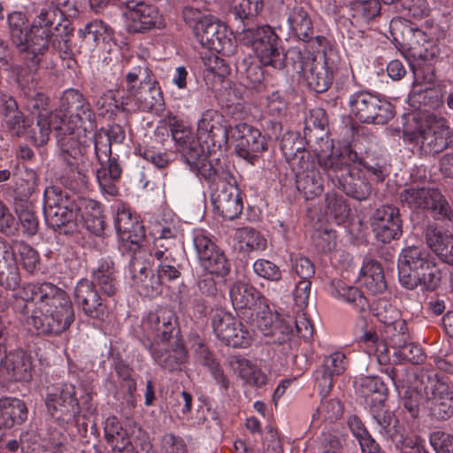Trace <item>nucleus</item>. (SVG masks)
I'll return each instance as SVG.
<instances>
[{"label":"nucleus","mask_w":453,"mask_h":453,"mask_svg":"<svg viewBox=\"0 0 453 453\" xmlns=\"http://www.w3.org/2000/svg\"><path fill=\"white\" fill-rule=\"evenodd\" d=\"M56 12L53 9H42L34 19L30 27L27 26V19L21 12H14L8 17L11 36L20 50L32 55L31 61L36 65L39 56L42 55L51 43L53 48L65 56L72 51L71 31L67 22L54 25Z\"/></svg>","instance_id":"obj_1"},{"label":"nucleus","mask_w":453,"mask_h":453,"mask_svg":"<svg viewBox=\"0 0 453 453\" xmlns=\"http://www.w3.org/2000/svg\"><path fill=\"white\" fill-rule=\"evenodd\" d=\"M16 296L25 302H33L35 310L28 323L37 334H59L73 321V311L67 295L50 283L26 284Z\"/></svg>","instance_id":"obj_2"},{"label":"nucleus","mask_w":453,"mask_h":453,"mask_svg":"<svg viewBox=\"0 0 453 453\" xmlns=\"http://www.w3.org/2000/svg\"><path fill=\"white\" fill-rule=\"evenodd\" d=\"M44 215L47 223L53 228L73 223L75 226L85 225L96 235H100L105 226L101 204L92 199H80L78 203L68 195L56 187H49L44 191Z\"/></svg>","instance_id":"obj_3"},{"label":"nucleus","mask_w":453,"mask_h":453,"mask_svg":"<svg viewBox=\"0 0 453 453\" xmlns=\"http://www.w3.org/2000/svg\"><path fill=\"white\" fill-rule=\"evenodd\" d=\"M318 161L333 184L342 189L347 196L357 200L366 199L371 193V185L363 176L362 162L357 153L348 147L338 155H318Z\"/></svg>","instance_id":"obj_4"},{"label":"nucleus","mask_w":453,"mask_h":453,"mask_svg":"<svg viewBox=\"0 0 453 453\" xmlns=\"http://www.w3.org/2000/svg\"><path fill=\"white\" fill-rule=\"evenodd\" d=\"M403 133L405 142L424 153H439L453 142L448 121L428 112L408 115Z\"/></svg>","instance_id":"obj_5"},{"label":"nucleus","mask_w":453,"mask_h":453,"mask_svg":"<svg viewBox=\"0 0 453 453\" xmlns=\"http://www.w3.org/2000/svg\"><path fill=\"white\" fill-rule=\"evenodd\" d=\"M399 281L407 289L422 286L428 290L436 289L446 275L433 255L422 246L404 248L398 258Z\"/></svg>","instance_id":"obj_6"},{"label":"nucleus","mask_w":453,"mask_h":453,"mask_svg":"<svg viewBox=\"0 0 453 453\" xmlns=\"http://www.w3.org/2000/svg\"><path fill=\"white\" fill-rule=\"evenodd\" d=\"M185 23L193 32L202 46L226 55L235 51V41L227 26L207 13V8L198 4L187 5L182 10Z\"/></svg>","instance_id":"obj_7"},{"label":"nucleus","mask_w":453,"mask_h":453,"mask_svg":"<svg viewBox=\"0 0 453 453\" xmlns=\"http://www.w3.org/2000/svg\"><path fill=\"white\" fill-rule=\"evenodd\" d=\"M239 40L251 49L262 65L275 69L285 66L286 53L280 36L272 27L263 25L244 29L239 35Z\"/></svg>","instance_id":"obj_8"},{"label":"nucleus","mask_w":453,"mask_h":453,"mask_svg":"<svg viewBox=\"0 0 453 453\" xmlns=\"http://www.w3.org/2000/svg\"><path fill=\"white\" fill-rule=\"evenodd\" d=\"M408 340L407 326L403 320H397L385 326L383 332L366 329L357 337L360 347L369 356H373L380 365L389 362V345L393 349L402 350Z\"/></svg>","instance_id":"obj_9"},{"label":"nucleus","mask_w":453,"mask_h":453,"mask_svg":"<svg viewBox=\"0 0 453 453\" xmlns=\"http://www.w3.org/2000/svg\"><path fill=\"white\" fill-rule=\"evenodd\" d=\"M229 296L234 310L249 309L256 312L257 326L263 334L272 333L269 326L273 319L279 318L273 314L267 300L255 287L244 280H237L229 288Z\"/></svg>","instance_id":"obj_10"},{"label":"nucleus","mask_w":453,"mask_h":453,"mask_svg":"<svg viewBox=\"0 0 453 453\" xmlns=\"http://www.w3.org/2000/svg\"><path fill=\"white\" fill-rule=\"evenodd\" d=\"M171 132L173 140L178 145V150L185 157L190 169L206 180L215 181L216 171L207 154L203 152L201 145L192 136L189 127L177 118L170 120Z\"/></svg>","instance_id":"obj_11"},{"label":"nucleus","mask_w":453,"mask_h":453,"mask_svg":"<svg viewBox=\"0 0 453 453\" xmlns=\"http://www.w3.org/2000/svg\"><path fill=\"white\" fill-rule=\"evenodd\" d=\"M349 106L350 114L364 123L382 125L395 115L394 106L388 101L365 91L351 95Z\"/></svg>","instance_id":"obj_12"},{"label":"nucleus","mask_w":453,"mask_h":453,"mask_svg":"<svg viewBox=\"0 0 453 453\" xmlns=\"http://www.w3.org/2000/svg\"><path fill=\"white\" fill-rule=\"evenodd\" d=\"M95 152L100 164L96 178L103 192L115 196L118 192L115 181L121 175V168L116 159L111 157V136L99 132L95 136Z\"/></svg>","instance_id":"obj_13"},{"label":"nucleus","mask_w":453,"mask_h":453,"mask_svg":"<svg viewBox=\"0 0 453 453\" xmlns=\"http://www.w3.org/2000/svg\"><path fill=\"white\" fill-rule=\"evenodd\" d=\"M140 253L141 251L134 255L130 264L129 271L132 274L133 287L140 295L153 297L160 292V280H175L180 276V272L174 265L162 262L158 265L157 279L149 278V264L140 261Z\"/></svg>","instance_id":"obj_14"},{"label":"nucleus","mask_w":453,"mask_h":453,"mask_svg":"<svg viewBox=\"0 0 453 453\" xmlns=\"http://www.w3.org/2000/svg\"><path fill=\"white\" fill-rule=\"evenodd\" d=\"M238 157L249 163L255 161L268 149V139L259 129L247 124L238 123L229 130Z\"/></svg>","instance_id":"obj_15"},{"label":"nucleus","mask_w":453,"mask_h":453,"mask_svg":"<svg viewBox=\"0 0 453 453\" xmlns=\"http://www.w3.org/2000/svg\"><path fill=\"white\" fill-rule=\"evenodd\" d=\"M217 338L234 348H247L252 342V334L246 326L232 313L218 310L211 319Z\"/></svg>","instance_id":"obj_16"},{"label":"nucleus","mask_w":453,"mask_h":453,"mask_svg":"<svg viewBox=\"0 0 453 453\" xmlns=\"http://www.w3.org/2000/svg\"><path fill=\"white\" fill-rule=\"evenodd\" d=\"M214 211L226 219L238 218L243 210V195L233 177L219 180L211 192Z\"/></svg>","instance_id":"obj_17"},{"label":"nucleus","mask_w":453,"mask_h":453,"mask_svg":"<svg viewBox=\"0 0 453 453\" xmlns=\"http://www.w3.org/2000/svg\"><path fill=\"white\" fill-rule=\"evenodd\" d=\"M126 5L125 23L129 32L144 33L165 27L164 16L155 5L136 0L127 1Z\"/></svg>","instance_id":"obj_18"},{"label":"nucleus","mask_w":453,"mask_h":453,"mask_svg":"<svg viewBox=\"0 0 453 453\" xmlns=\"http://www.w3.org/2000/svg\"><path fill=\"white\" fill-rule=\"evenodd\" d=\"M402 201L412 209L431 210L441 218L451 219L453 216L448 202L437 189L409 188L401 196Z\"/></svg>","instance_id":"obj_19"},{"label":"nucleus","mask_w":453,"mask_h":453,"mask_svg":"<svg viewBox=\"0 0 453 453\" xmlns=\"http://www.w3.org/2000/svg\"><path fill=\"white\" fill-rule=\"evenodd\" d=\"M47 105L48 98L42 94L36 95L27 104V108L31 113L37 115L38 118L39 134L32 136L33 142L38 146L48 142L51 129H62L61 121H58L60 117L57 113H50Z\"/></svg>","instance_id":"obj_20"},{"label":"nucleus","mask_w":453,"mask_h":453,"mask_svg":"<svg viewBox=\"0 0 453 453\" xmlns=\"http://www.w3.org/2000/svg\"><path fill=\"white\" fill-rule=\"evenodd\" d=\"M372 227L376 238L384 243L398 239L402 235L398 210L389 205L377 209L372 219Z\"/></svg>","instance_id":"obj_21"},{"label":"nucleus","mask_w":453,"mask_h":453,"mask_svg":"<svg viewBox=\"0 0 453 453\" xmlns=\"http://www.w3.org/2000/svg\"><path fill=\"white\" fill-rule=\"evenodd\" d=\"M337 66L327 58L324 61L307 60L302 68V73L308 86L317 93L326 91L334 80Z\"/></svg>","instance_id":"obj_22"},{"label":"nucleus","mask_w":453,"mask_h":453,"mask_svg":"<svg viewBox=\"0 0 453 453\" xmlns=\"http://www.w3.org/2000/svg\"><path fill=\"white\" fill-rule=\"evenodd\" d=\"M223 121V115L215 110L205 111L198 119L196 140L207 159L217 146L216 137L222 131Z\"/></svg>","instance_id":"obj_23"},{"label":"nucleus","mask_w":453,"mask_h":453,"mask_svg":"<svg viewBox=\"0 0 453 453\" xmlns=\"http://www.w3.org/2000/svg\"><path fill=\"white\" fill-rule=\"evenodd\" d=\"M273 314L277 315L279 319H273V323L269 326L272 333L267 335L275 336V342L280 343L285 342L295 330L303 338L309 339L312 336L313 327L306 318L296 320L288 313L278 311Z\"/></svg>","instance_id":"obj_24"},{"label":"nucleus","mask_w":453,"mask_h":453,"mask_svg":"<svg viewBox=\"0 0 453 453\" xmlns=\"http://www.w3.org/2000/svg\"><path fill=\"white\" fill-rule=\"evenodd\" d=\"M355 385L373 416L379 418L388 395L385 383L377 376H366L357 379Z\"/></svg>","instance_id":"obj_25"},{"label":"nucleus","mask_w":453,"mask_h":453,"mask_svg":"<svg viewBox=\"0 0 453 453\" xmlns=\"http://www.w3.org/2000/svg\"><path fill=\"white\" fill-rule=\"evenodd\" d=\"M0 377L6 381H30L32 379L31 357L23 350L10 352L1 362Z\"/></svg>","instance_id":"obj_26"},{"label":"nucleus","mask_w":453,"mask_h":453,"mask_svg":"<svg viewBox=\"0 0 453 453\" xmlns=\"http://www.w3.org/2000/svg\"><path fill=\"white\" fill-rule=\"evenodd\" d=\"M62 103L68 108H74L76 115L72 116L73 126L68 130L73 132L76 128L87 131L94 127V114L89 104L84 100L82 95L75 89H67L62 96Z\"/></svg>","instance_id":"obj_27"},{"label":"nucleus","mask_w":453,"mask_h":453,"mask_svg":"<svg viewBox=\"0 0 453 453\" xmlns=\"http://www.w3.org/2000/svg\"><path fill=\"white\" fill-rule=\"evenodd\" d=\"M27 418L26 403L18 398H0V442L15 425L23 423Z\"/></svg>","instance_id":"obj_28"},{"label":"nucleus","mask_w":453,"mask_h":453,"mask_svg":"<svg viewBox=\"0 0 453 453\" xmlns=\"http://www.w3.org/2000/svg\"><path fill=\"white\" fill-rule=\"evenodd\" d=\"M115 226L120 239L133 245H137L144 237L143 226L138 217L124 204L118 207Z\"/></svg>","instance_id":"obj_29"},{"label":"nucleus","mask_w":453,"mask_h":453,"mask_svg":"<svg viewBox=\"0 0 453 453\" xmlns=\"http://www.w3.org/2000/svg\"><path fill=\"white\" fill-rule=\"evenodd\" d=\"M430 389L434 415L440 418H447L453 414V387L448 379H436L430 382Z\"/></svg>","instance_id":"obj_30"},{"label":"nucleus","mask_w":453,"mask_h":453,"mask_svg":"<svg viewBox=\"0 0 453 453\" xmlns=\"http://www.w3.org/2000/svg\"><path fill=\"white\" fill-rule=\"evenodd\" d=\"M300 161L302 164L298 168H296L293 163L298 188L303 190L307 199L320 195L323 191L322 175L314 167L309 168L308 158L305 160L304 153L300 157Z\"/></svg>","instance_id":"obj_31"},{"label":"nucleus","mask_w":453,"mask_h":453,"mask_svg":"<svg viewBox=\"0 0 453 453\" xmlns=\"http://www.w3.org/2000/svg\"><path fill=\"white\" fill-rule=\"evenodd\" d=\"M76 301L82 305L84 312L94 319H103L104 307L93 284L88 280H81L75 288Z\"/></svg>","instance_id":"obj_32"},{"label":"nucleus","mask_w":453,"mask_h":453,"mask_svg":"<svg viewBox=\"0 0 453 453\" xmlns=\"http://www.w3.org/2000/svg\"><path fill=\"white\" fill-rule=\"evenodd\" d=\"M426 240L428 247L444 263L453 265V234L444 229L429 227Z\"/></svg>","instance_id":"obj_33"},{"label":"nucleus","mask_w":453,"mask_h":453,"mask_svg":"<svg viewBox=\"0 0 453 453\" xmlns=\"http://www.w3.org/2000/svg\"><path fill=\"white\" fill-rule=\"evenodd\" d=\"M358 282L372 295L382 293L387 287L382 267L374 260L364 262L359 272Z\"/></svg>","instance_id":"obj_34"},{"label":"nucleus","mask_w":453,"mask_h":453,"mask_svg":"<svg viewBox=\"0 0 453 453\" xmlns=\"http://www.w3.org/2000/svg\"><path fill=\"white\" fill-rule=\"evenodd\" d=\"M135 423L127 421L123 426L116 417L106 419L104 432L114 450L122 451L130 444V434L134 433Z\"/></svg>","instance_id":"obj_35"},{"label":"nucleus","mask_w":453,"mask_h":453,"mask_svg":"<svg viewBox=\"0 0 453 453\" xmlns=\"http://www.w3.org/2000/svg\"><path fill=\"white\" fill-rule=\"evenodd\" d=\"M328 291L334 297L349 303L357 311H365L369 306L366 297L357 288L347 285L342 280H333Z\"/></svg>","instance_id":"obj_36"},{"label":"nucleus","mask_w":453,"mask_h":453,"mask_svg":"<svg viewBox=\"0 0 453 453\" xmlns=\"http://www.w3.org/2000/svg\"><path fill=\"white\" fill-rule=\"evenodd\" d=\"M78 36L90 47L102 43H110L113 39V31L104 21L94 19L78 30Z\"/></svg>","instance_id":"obj_37"},{"label":"nucleus","mask_w":453,"mask_h":453,"mask_svg":"<svg viewBox=\"0 0 453 453\" xmlns=\"http://www.w3.org/2000/svg\"><path fill=\"white\" fill-rule=\"evenodd\" d=\"M174 315L172 311L167 309H158L150 312L144 326L154 331L157 337L162 340H168L174 330Z\"/></svg>","instance_id":"obj_38"},{"label":"nucleus","mask_w":453,"mask_h":453,"mask_svg":"<svg viewBox=\"0 0 453 453\" xmlns=\"http://www.w3.org/2000/svg\"><path fill=\"white\" fill-rule=\"evenodd\" d=\"M347 367L346 357L342 352H334L326 357L324 360V370L321 372V378L319 374L316 380L322 388V392L327 393L333 386V376L340 375L344 372Z\"/></svg>","instance_id":"obj_39"},{"label":"nucleus","mask_w":453,"mask_h":453,"mask_svg":"<svg viewBox=\"0 0 453 453\" xmlns=\"http://www.w3.org/2000/svg\"><path fill=\"white\" fill-rule=\"evenodd\" d=\"M231 366L246 384L260 388L267 382L266 374L250 360L234 357L231 361Z\"/></svg>","instance_id":"obj_40"},{"label":"nucleus","mask_w":453,"mask_h":453,"mask_svg":"<svg viewBox=\"0 0 453 453\" xmlns=\"http://www.w3.org/2000/svg\"><path fill=\"white\" fill-rule=\"evenodd\" d=\"M234 242L236 247L243 252L264 251L267 248L265 237L258 231L249 227L237 229L234 234Z\"/></svg>","instance_id":"obj_41"},{"label":"nucleus","mask_w":453,"mask_h":453,"mask_svg":"<svg viewBox=\"0 0 453 453\" xmlns=\"http://www.w3.org/2000/svg\"><path fill=\"white\" fill-rule=\"evenodd\" d=\"M5 122L13 134L17 135L28 134L30 121L23 118L22 113L18 111L15 100L12 97L5 102Z\"/></svg>","instance_id":"obj_42"},{"label":"nucleus","mask_w":453,"mask_h":453,"mask_svg":"<svg viewBox=\"0 0 453 453\" xmlns=\"http://www.w3.org/2000/svg\"><path fill=\"white\" fill-rule=\"evenodd\" d=\"M199 262L203 269L211 275L225 277L230 272V263L220 249L200 259Z\"/></svg>","instance_id":"obj_43"},{"label":"nucleus","mask_w":453,"mask_h":453,"mask_svg":"<svg viewBox=\"0 0 453 453\" xmlns=\"http://www.w3.org/2000/svg\"><path fill=\"white\" fill-rule=\"evenodd\" d=\"M288 22L290 29L300 38H307L312 33L311 20L303 7H294L289 14Z\"/></svg>","instance_id":"obj_44"},{"label":"nucleus","mask_w":453,"mask_h":453,"mask_svg":"<svg viewBox=\"0 0 453 453\" xmlns=\"http://www.w3.org/2000/svg\"><path fill=\"white\" fill-rule=\"evenodd\" d=\"M93 279L108 296L115 293V278L113 263L110 260L102 261L93 273Z\"/></svg>","instance_id":"obj_45"},{"label":"nucleus","mask_w":453,"mask_h":453,"mask_svg":"<svg viewBox=\"0 0 453 453\" xmlns=\"http://www.w3.org/2000/svg\"><path fill=\"white\" fill-rule=\"evenodd\" d=\"M56 8L49 7L48 9H53L56 12L54 18V25L56 27L58 23L63 24L67 22L69 27L72 29L71 37L73 36V27H71L67 19L75 18L79 15L81 8L82 6L83 0H55Z\"/></svg>","instance_id":"obj_46"},{"label":"nucleus","mask_w":453,"mask_h":453,"mask_svg":"<svg viewBox=\"0 0 453 453\" xmlns=\"http://www.w3.org/2000/svg\"><path fill=\"white\" fill-rule=\"evenodd\" d=\"M234 14L241 19L257 17L264 8L263 0H229Z\"/></svg>","instance_id":"obj_47"},{"label":"nucleus","mask_w":453,"mask_h":453,"mask_svg":"<svg viewBox=\"0 0 453 453\" xmlns=\"http://www.w3.org/2000/svg\"><path fill=\"white\" fill-rule=\"evenodd\" d=\"M19 257V262L23 268L30 273H35L40 264L38 252L29 245L19 242L14 247Z\"/></svg>","instance_id":"obj_48"},{"label":"nucleus","mask_w":453,"mask_h":453,"mask_svg":"<svg viewBox=\"0 0 453 453\" xmlns=\"http://www.w3.org/2000/svg\"><path fill=\"white\" fill-rule=\"evenodd\" d=\"M253 271L260 278L270 281H280L282 273L280 267L270 260L259 258L253 263Z\"/></svg>","instance_id":"obj_49"},{"label":"nucleus","mask_w":453,"mask_h":453,"mask_svg":"<svg viewBox=\"0 0 453 453\" xmlns=\"http://www.w3.org/2000/svg\"><path fill=\"white\" fill-rule=\"evenodd\" d=\"M194 246L196 250L198 259H202L219 248L211 240V235L203 229H197L194 233Z\"/></svg>","instance_id":"obj_50"},{"label":"nucleus","mask_w":453,"mask_h":453,"mask_svg":"<svg viewBox=\"0 0 453 453\" xmlns=\"http://www.w3.org/2000/svg\"><path fill=\"white\" fill-rule=\"evenodd\" d=\"M197 357L201 364L210 368V371L217 382L219 383L224 388H226L228 387V380L223 374V372L219 367V365L214 362L210 351L205 346L201 345L199 347V353Z\"/></svg>","instance_id":"obj_51"},{"label":"nucleus","mask_w":453,"mask_h":453,"mask_svg":"<svg viewBox=\"0 0 453 453\" xmlns=\"http://www.w3.org/2000/svg\"><path fill=\"white\" fill-rule=\"evenodd\" d=\"M326 203L328 213L334 218L338 224L343 223L349 212V209L345 201L336 194H327Z\"/></svg>","instance_id":"obj_52"},{"label":"nucleus","mask_w":453,"mask_h":453,"mask_svg":"<svg viewBox=\"0 0 453 453\" xmlns=\"http://www.w3.org/2000/svg\"><path fill=\"white\" fill-rule=\"evenodd\" d=\"M430 444L436 453H450L453 450V435L435 431L430 435Z\"/></svg>","instance_id":"obj_53"},{"label":"nucleus","mask_w":453,"mask_h":453,"mask_svg":"<svg viewBox=\"0 0 453 453\" xmlns=\"http://www.w3.org/2000/svg\"><path fill=\"white\" fill-rule=\"evenodd\" d=\"M191 406L192 395L186 391H182L180 395L175 397V403L172 404L171 410L178 418L185 419L188 418Z\"/></svg>","instance_id":"obj_54"},{"label":"nucleus","mask_w":453,"mask_h":453,"mask_svg":"<svg viewBox=\"0 0 453 453\" xmlns=\"http://www.w3.org/2000/svg\"><path fill=\"white\" fill-rule=\"evenodd\" d=\"M74 403V399L72 395L63 396L57 393L49 394L46 398V405L52 416L57 415L58 411L63 413L65 409L67 410V404L71 405Z\"/></svg>","instance_id":"obj_55"},{"label":"nucleus","mask_w":453,"mask_h":453,"mask_svg":"<svg viewBox=\"0 0 453 453\" xmlns=\"http://www.w3.org/2000/svg\"><path fill=\"white\" fill-rule=\"evenodd\" d=\"M312 239L316 246L324 252L332 250L336 244L335 232L331 229L316 230Z\"/></svg>","instance_id":"obj_56"},{"label":"nucleus","mask_w":453,"mask_h":453,"mask_svg":"<svg viewBox=\"0 0 453 453\" xmlns=\"http://www.w3.org/2000/svg\"><path fill=\"white\" fill-rule=\"evenodd\" d=\"M293 268L301 280H310L315 273L313 264L304 257H296L293 260Z\"/></svg>","instance_id":"obj_57"},{"label":"nucleus","mask_w":453,"mask_h":453,"mask_svg":"<svg viewBox=\"0 0 453 453\" xmlns=\"http://www.w3.org/2000/svg\"><path fill=\"white\" fill-rule=\"evenodd\" d=\"M311 283L310 280H300L295 288L294 300L297 306L303 308L307 306L310 294H311Z\"/></svg>","instance_id":"obj_58"},{"label":"nucleus","mask_w":453,"mask_h":453,"mask_svg":"<svg viewBox=\"0 0 453 453\" xmlns=\"http://www.w3.org/2000/svg\"><path fill=\"white\" fill-rule=\"evenodd\" d=\"M399 355L414 364L422 363L426 359V355L422 349L413 343H407L402 350H399Z\"/></svg>","instance_id":"obj_59"},{"label":"nucleus","mask_w":453,"mask_h":453,"mask_svg":"<svg viewBox=\"0 0 453 453\" xmlns=\"http://www.w3.org/2000/svg\"><path fill=\"white\" fill-rule=\"evenodd\" d=\"M16 258L12 248L0 238V271L15 267Z\"/></svg>","instance_id":"obj_60"},{"label":"nucleus","mask_w":453,"mask_h":453,"mask_svg":"<svg viewBox=\"0 0 453 453\" xmlns=\"http://www.w3.org/2000/svg\"><path fill=\"white\" fill-rule=\"evenodd\" d=\"M403 6L409 12V15L415 19L421 18L428 13L426 0H406Z\"/></svg>","instance_id":"obj_61"},{"label":"nucleus","mask_w":453,"mask_h":453,"mask_svg":"<svg viewBox=\"0 0 453 453\" xmlns=\"http://www.w3.org/2000/svg\"><path fill=\"white\" fill-rule=\"evenodd\" d=\"M389 27H390V31H391V34L392 35L394 36V39L395 41H398V35L397 34L398 33H401L403 35V40L405 39V36H408L409 35L411 34H414V35H421L422 32L418 29H413L410 25H403V21L400 18H397V19H393L391 21H390V25H389Z\"/></svg>","instance_id":"obj_62"},{"label":"nucleus","mask_w":453,"mask_h":453,"mask_svg":"<svg viewBox=\"0 0 453 453\" xmlns=\"http://www.w3.org/2000/svg\"><path fill=\"white\" fill-rule=\"evenodd\" d=\"M399 447L401 453H426L423 441L417 436L403 438Z\"/></svg>","instance_id":"obj_63"},{"label":"nucleus","mask_w":453,"mask_h":453,"mask_svg":"<svg viewBox=\"0 0 453 453\" xmlns=\"http://www.w3.org/2000/svg\"><path fill=\"white\" fill-rule=\"evenodd\" d=\"M165 453H187L183 441L173 434H166L162 440Z\"/></svg>","instance_id":"obj_64"}]
</instances>
